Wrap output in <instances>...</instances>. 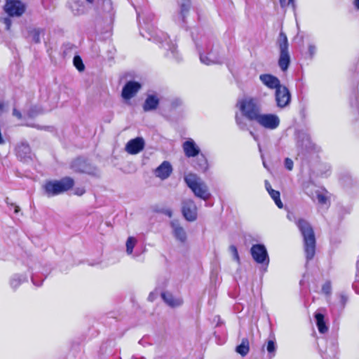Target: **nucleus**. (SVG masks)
Wrapping results in <instances>:
<instances>
[{"label":"nucleus","mask_w":359,"mask_h":359,"mask_svg":"<svg viewBox=\"0 0 359 359\" xmlns=\"http://www.w3.org/2000/svg\"><path fill=\"white\" fill-rule=\"evenodd\" d=\"M182 147L186 156L189 158L197 156L200 153L199 147L191 139L184 142Z\"/></svg>","instance_id":"nucleus-18"},{"label":"nucleus","mask_w":359,"mask_h":359,"mask_svg":"<svg viewBox=\"0 0 359 359\" xmlns=\"http://www.w3.org/2000/svg\"><path fill=\"white\" fill-rule=\"evenodd\" d=\"M265 187H266L268 193L271 191V189H273L271 188V186L270 183L268 181H266V180L265 181Z\"/></svg>","instance_id":"nucleus-47"},{"label":"nucleus","mask_w":359,"mask_h":359,"mask_svg":"<svg viewBox=\"0 0 359 359\" xmlns=\"http://www.w3.org/2000/svg\"><path fill=\"white\" fill-rule=\"evenodd\" d=\"M250 135H252L255 139H256L255 135V134H254V133H253V132H252V131H251V132H250Z\"/></svg>","instance_id":"nucleus-52"},{"label":"nucleus","mask_w":359,"mask_h":359,"mask_svg":"<svg viewBox=\"0 0 359 359\" xmlns=\"http://www.w3.org/2000/svg\"><path fill=\"white\" fill-rule=\"evenodd\" d=\"M198 209L194 201L191 199H184L182 203V212L186 220L194 222L197 219Z\"/></svg>","instance_id":"nucleus-9"},{"label":"nucleus","mask_w":359,"mask_h":359,"mask_svg":"<svg viewBox=\"0 0 359 359\" xmlns=\"http://www.w3.org/2000/svg\"><path fill=\"white\" fill-rule=\"evenodd\" d=\"M285 166L288 170H292L293 168V161L289 158L285 159Z\"/></svg>","instance_id":"nucleus-39"},{"label":"nucleus","mask_w":359,"mask_h":359,"mask_svg":"<svg viewBox=\"0 0 359 359\" xmlns=\"http://www.w3.org/2000/svg\"><path fill=\"white\" fill-rule=\"evenodd\" d=\"M102 8L104 12L111 15L114 9L112 1L111 0H104L102 4Z\"/></svg>","instance_id":"nucleus-32"},{"label":"nucleus","mask_w":359,"mask_h":359,"mask_svg":"<svg viewBox=\"0 0 359 359\" xmlns=\"http://www.w3.org/2000/svg\"><path fill=\"white\" fill-rule=\"evenodd\" d=\"M229 250H230V252L232 253L233 255V259L239 262L240 261V258H239V255H238V250H237V248L235 245H231L229 247Z\"/></svg>","instance_id":"nucleus-36"},{"label":"nucleus","mask_w":359,"mask_h":359,"mask_svg":"<svg viewBox=\"0 0 359 359\" xmlns=\"http://www.w3.org/2000/svg\"><path fill=\"white\" fill-rule=\"evenodd\" d=\"M200 60L202 63L207 65L222 63L221 57L212 51L207 55L200 54Z\"/></svg>","instance_id":"nucleus-19"},{"label":"nucleus","mask_w":359,"mask_h":359,"mask_svg":"<svg viewBox=\"0 0 359 359\" xmlns=\"http://www.w3.org/2000/svg\"><path fill=\"white\" fill-rule=\"evenodd\" d=\"M341 302H342V303H343V304H345V302H346V299L345 296L341 295Z\"/></svg>","instance_id":"nucleus-51"},{"label":"nucleus","mask_w":359,"mask_h":359,"mask_svg":"<svg viewBox=\"0 0 359 359\" xmlns=\"http://www.w3.org/2000/svg\"><path fill=\"white\" fill-rule=\"evenodd\" d=\"M32 281L33 284H35V281H34V277H32Z\"/></svg>","instance_id":"nucleus-53"},{"label":"nucleus","mask_w":359,"mask_h":359,"mask_svg":"<svg viewBox=\"0 0 359 359\" xmlns=\"http://www.w3.org/2000/svg\"><path fill=\"white\" fill-rule=\"evenodd\" d=\"M236 352L242 356H245L248 353L249 343L247 339H243L242 343L236 347Z\"/></svg>","instance_id":"nucleus-27"},{"label":"nucleus","mask_w":359,"mask_h":359,"mask_svg":"<svg viewBox=\"0 0 359 359\" xmlns=\"http://www.w3.org/2000/svg\"><path fill=\"white\" fill-rule=\"evenodd\" d=\"M236 123L240 126V128H243L245 127V125L243 124L242 120L240 117H238L237 115L236 116Z\"/></svg>","instance_id":"nucleus-43"},{"label":"nucleus","mask_w":359,"mask_h":359,"mask_svg":"<svg viewBox=\"0 0 359 359\" xmlns=\"http://www.w3.org/2000/svg\"><path fill=\"white\" fill-rule=\"evenodd\" d=\"M73 62L74 66L79 71H83L84 69V65L79 56H74Z\"/></svg>","instance_id":"nucleus-33"},{"label":"nucleus","mask_w":359,"mask_h":359,"mask_svg":"<svg viewBox=\"0 0 359 359\" xmlns=\"http://www.w3.org/2000/svg\"><path fill=\"white\" fill-rule=\"evenodd\" d=\"M315 319L316 321V325L319 332L324 334L327 332L328 327L325 325V316L320 313H315Z\"/></svg>","instance_id":"nucleus-24"},{"label":"nucleus","mask_w":359,"mask_h":359,"mask_svg":"<svg viewBox=\"0 0 359 359\" xmlns=\"http://www.w3.org/2000/svg\"><path fill=\"white\" fill-rule=\"evenodd\" d=\"M142 34L144 37L148 38L149 40H152L154 42L161 43L162 47L168 51L166 53L167 57L175 58L176 60L179 59L176 46L169 39L167 34L156 27H151V28H148V36H146L144 34Z\"/></svg>","instance_id":"nucleus-2"},{"label":"nucleus","mask_w":359,"mask_h":359,"mask_svg":"<svg viewBox=\"0 0 359 359\" xmlns=\"http://www.w3.org/2000/svg\"><path fill=\"white\" fill-rule=\"evenodd\" d=\"M353 287L354 290H355L356 293L359 294V290L356 287V284L355 283H354L353 285Z\"/></svg>","instance_id":"nucleus-50"},{"label":"nucleus","mask_w":359,"mask_h":359,"mask_svg":"<svg viewBox=\"0 0 359 359\" xmlns=\"http://www.w3.org/2000/svg\"><path fill=\"white\" fill-rule=\"evenodd\" d=\"M13 115L16 116L18 119H21L22 118V114L20 113V111H19L16 109H13Z\"/></svg>","instance_id":"nucleus-42"},{"label":"nucleus","mask_w":359,"mask_h":359,"mask_svg":"<svg viewBox=\"0 0 359 359\" xmlns=\"http://www.w3.org/2000/svg\"><path fill=\"white\" fill-rule=\"evenodd\" d=\"M137 243V239L133 236H130L128 238L126 243V253L128 255H130L133 254V249L135 246L136 245Z\"/></svg>","instance_id":"nucleus-28"},{"label":"nucleus","mask_w":359,"mask_h":359,"mask_svg":"<svg viewBox=\"0 0 359 359\" xmlns=\"http://www.w3.org/2000/svg\"><path fill=\"white\" fill-rule=\"evenodd\" d=\"M163 214H165V215H167L168 217H171L172 216V211L171 209H165L163 211Z\"/></svg>","instance_id":"nucleus-45"},{"label":"nucleus","mask_w":359,"mask_h":359,"mask_svg":"<svg viewBox=\"0 0 359 359\" xmlns=\"http://www.w3.org/2000/svg\"><path fill=\"white\" fill-rule=\"evenodd\" d=\"M4 11L9 16H20L25 11V6L23 3L18 0H6L4 6Z\"/></svg>","instance_id":"nucleus-11"},{"label":"nucleus","mask_w":359,"mask_h":359,"mask_svg":"<svg viewBox=\"0 0 359 359\" xmlns=\"http://www.w3.org/2000/svg\"><path fill=\"white\" fill-rule=\"evenodd\" d=\"M27 281V276L26 274L15 273L11 276L9 284L13 290H16L22 283Z\"/></svg>","instance_id":"nucleus-23"},{"label":"nucleus","mask_w":359,"mask_h":359,"mask_svg":"<svg viewBox=\"0 0 359 359\" xmlns=\"http://www.w3.org/2000/svg\"><path fill=\"white\" fill-rule=\"evenodd\" d=\"M269 194L271 196V197L273 199L276 205L279 208H283V204L280 201L279 191H276L274 189H271V191L269 192Z\"/></svg>","instance_id":"nucleus-30"},{"label":"nucleus","mask_w":359,"mask_h":359,"mask_svg":"<svg viewBox=\"0 0 359 359\" xmlns=\"http://www.w3.org/2000/svg\"><path fill=\"white\" fill-rule=\"evenodd\" d=\"M161 296L164 302L172 308L180 306L183 303L182 298L174 297L171 293L168 292L162 293Z\"/></svg>","instance_id":"nucleus-20"},{"label":"nucleus","mask_w":359,"mask_h":359,"mask_svg":"<svg viewBox=\"0 0 359 359\" xmlns=\"http://www.w3.org/2000/svg\"><path fill=\"white\" fill-rule=\"evenodd\" d=\"M4 22L6 25V29H9L10 27H11V20L8 18H6L4 19Z\"/></svg>","instance_id":"nucleus-44"},{"label":"nucleus","mask_w":359,"mask_h":359,"mask_svg":"<svg viewBox=\"0 0 359 359\" xmlns=\"http://www.w3.org/2000/svg\"><path fill=\"white\" fill-rule=\"evenodd\" d=\"M278 43L280 51L278 65L280 69L285 72L288 69L290 64V55L288 50L289 45L287 36L285 33H280Z\"/></svg>","instance_id":"nucleus-6"},{"label":"nucleus","mask_w":359,"mask_h":359,"mask_svg":"<svg viewBox=\"0 0 359 359\" xmlns=\"http://www.w3.org/2000/svg\"><path fill=\"white\" fill-rule=\"evenodd\" d=\"M15 208L14 209V212L15 213H18L20 212V207L18 205H13Z\"/></svg>","instance_id":"nucleus-48"},{"label":"nucleus","mask_w":359,"mask_h":359,"mask_svg":"<svg viewBox=\"0 0 359 359\" xmlns=\"http://www.w3.org/2000/svg\"><path fill=\"white\" fill-rule=\"evenodd\" d=\"M261 82L269 89H277L281 86L280 80L275 76L270 74L259 75Z\"/></svg>","instance_id":"nucleus-15"},{"label":"nucleus","mask_w":359,"mask_h":359,"mask_svg":"<svg viewBox=\"0 0 359 359\" xmlns=\"http://www.w3.org/2000/svg\"><path fill=\"white\" fill-rule=\"evenodd\" d=\"M296 225L304 238V247L307 260L313 259L316 252V238L313 228L304 219L295 221Z\"/></svg>","instance_id":"nucleus-1"},{"label":"nucleus","mask_w":359,"mask_h":359,"mask_svg":"<svg viewBox=\"0 0 359 359\" xmlns=\"http://www.w3.org/2000/svg\"><path fill=\"white\" fill-rule=\"evenodd\" d=\"M275 100L277 107L281 109L290 104L291 102V94L286 86L281 85L276 89Z\"/></svg>","instance_id":"nucleus-10"},{"label":"nucleus","mask_w":359,"mask_h":359,"mask_svg":"<svg viewBox=\"0 0 359 359\" xmlns=\"http://www.w3.org/2000/svg\"><path fill=\"white\" fill-rule=\"evenodd\" d=\"M71 168L75 172L90 175L93 174L95 170L94 168L86 159L82 158H78L74 160L72 163Z\"/></svg>","instance_id":"nucleus-12"},{"label":"nucleus","mask_w":359,"mask_h":359,"mask_svg":"<svg viewBox=\"0 0 359 359\" xmlns=\"http://www.w3.org/2000/svg\"><path fill=\"white\" fill-rule=\"evenodd\" d=\"M276 344L274 341L273 340H269L266 345V350L269 353H273L274 355V353L276 351Z\"/></svg>","instance_id":"nucleus-35"},{"label":"nucleus","mask_w":359,"mask_h":359,"mask_svg":"<svg viewBox=\"0 0 359 359\" xmlns=\"http://www.w3.org/2000/svg\"><path fill=\"white\" fill-rule=\"evenodd\" d=\"M322 291L325 294H330L332 291V287L330 282H326L322 287Z\"/></svg>","instance_id":"nucleus-37"},{"label":"nucleus","mask_w":359,"mask_h":359,"mask_svg":"<svg viewBox=\"0 0 359 359\" xmlns=\"http://www.w3.org/2000/svg\"><path fill=\"white\" fill-rule=\"evenodd\" d=\"M179 5H180V13L178 15V20H180L182 22H184V19L186 16L187 15L190 8H191V1L190 0H180L179 1Z\"/></svg>","instance_id":"nucleus-22"},{"label":"nucleus","mask_w":359,"mask_h":359,"mask_svg":"<svg viewBox=\"0 0 359 359\" xmlns=\"http://www.w3.org/2000/svg\"><path fill=\"white\" fill-rule=\"evenodd\" d=\"M280 4L282 8H285L286 6L289 5H292V6L294 7V0H279Z\"/></svg>","instance_id":"nucleus-38"},{"label":"nucleus","mask_w":359,"mask_h":359,"mask_svg":"<svg viewBox=\"0 0 359 359\" xmlns=\"http://www.w3.org/2000/svg\"><path fill=\"white\" fill-rule=\"evenodd\" d=\"M354 6L359 10V0H355L353 2Z\"/></svg>","instance_id":"nucleus-49"},{"label":"nucleus","mask_w":359,"mask_h":359,"mask_svg":"<svg viewBox=\"0 0 359 359\" xmlns=\"http://www.w3.org/2000/svg\"><path fill=\"white\" fill-rule=\"evenodd\" d=\"M41 109L37 107H32L27 112V116L30 118L35 117L38 114H41Z\"/></svg>","instance_id":"nucleus-34"},{"label":"nucleus","mask_w":359,"mask_h":359,"mask_svg":"<svg viewBox=\"0 0 359 359\" xmlns=\"http://www.w3.org/2000/svg\"><path fill=\"white\" fill-rule=\"evenodd\" d=\"M26 126H29V127L36 128L39 129V130H42V129H43V127L39 126H38V125L27 123V124H26Z\"/></svg>","instance_id":"nucleus-46"},{"label":"nucleus","mask_w":359,"mask_h":359,"mask_svg":"<svg viewBox=\"0 0 359 359\" xmlns=\"http://www.w3.org/2000/svg\"><path fill=\"white\" fill-rule=\"evenodd\" d=\"M172 233L176 240L184 243L187 240V233L178 221L173 220L170 222Z\"/></svg>","instance_id":"nucleus-16"},{"label":"nucleus","mask_w":359,"mask_h":359,"mask_svg":"<svg viewBox=\"0 0 359 359\" xmlns=\"http://www.w3.org/2000/svg\"><path fill=\"white\" fill-rule=\"evenodd\" d=\"M159 104L158 98L154 95H149L146 98L143 104V109L144 111H149L154 110L157 108Z\"/></svg>","instance_id":"nucleus-21"},{"label":"nucleus","mask_w":359,"mask_h":359,"mask_svg":"<svg viewBox=\"0 0 359 359\" xmlns=\"http://www.w3.org/2000/svg\"><path fill=\"white\" fill-rule=\"evenodd\" d=\"M316 51V47L313 44H310L309 46V53L310 56L313 57L315 55Z\"/></svg>","instance_id":"nucleus-41"},{"label":"nucleus","mask_w":359,"mask_h":359,"mask_svg":"<svg viewBox=\"0 0 359 359\" xmlns=\"http://www.w3.org/2000/svg\"><path fill=\"white\" fill-rule=\"evenodd\" d=\"M255 122L266 130H273L279 127L280 120L277 114L261 112Z\"/></svg>","instance_id":"nucleus-8"},{"label":"nucleus","mask_w":359,"mask_h":359,"mask_svg":"<svg viewBox=\"0 0 359 359\" xmlns=\"http://www.w3.org/2000/svg\"><path fill=\"white\" fill-rule=\"evenodd\" d=\"M198 158H197V161H198V169L200 170H206L207 168H208V161H207V159L205 158V156L203 154H201L198 156H197Z\"/></svg>","instance_id":"nucleus-31"},{"label":"nucleus","mask_w":359,"mask_h":359,"mask_svg":"<svg viewBox=\"0 0 359 359\" xmlns=\"http://www.w3.org/2000/svg\"><path fill=\"white\" fill-rule=\"evenodd\" d=\"M86 1L91 3V2H93V0H86Z\"/></svg>","instance_id":"nucleus-54"},{"label":"nucleus","mask_w":359,"mask_h":359,"mask_svg":"<svg viewBox=\"0 0 359 359\" xmlns=\"http://www.w3.org/2000/svg\"><path fill=\"white\" fill-rule=\"evenodd\" d=\"M86 192L83 187H77L74 189V194L77 196H82Z\"/></svg>","instance_id":"nucleus-40"},{"label":"nucleus","mask_w":359,"mask_h":359,"mask_svg":"<svg viewBox=\"0 0 359 359\" xmlns=\"http://www.w3.org/2000/svg\"><path fill=\"white\" fill-rule=\"evenodd\" d=\"M251 255L255 262L261 264L266 271L269 264V257L266 247L263 244L253 245L250 248Z\"/></svg>","instance_id":"nucleus-7"},{"label":"nucleus","mask_w":359,"mask_h":359,"mask_svg":"<svg viewBox=\"0 0 359 359\" xmlns=\"http://www.w3.org/2000/svg\"><path fill=\"white\" fill-rule=\"evenodd\" d=\"M263 165H264V166L265 168L266 167V164H265V162H263Z\"/></svg>","instance_id":"nucleus-55"},{"label":"nucleus","mask_w":359,"mask_h":359,"mask_svg":"<svg viewBox=\"0 0 359 359\" xmlns=\"http://www.w3.org/2000/svg\"><path fill=\"white\" fill-rule=\"evenodd\" d=\"M184 181L194 195L204 201L210 198L211 194L207 184L196 175L189 173L184 177Z\"/></svg>","instance_id":"nucleus-4"},{"label":"nucleus","mask_w":359,"mask_h":359,"mask_svg":"<svg viewBox=\"0 0 359 359\" xmlns=\"http://www.w3.org/2000/svg\"><path fill=\"white\" fill-rule=\"evenodd\" d=\"M43 33V29H33L29 32V36L32 38V41L36 43H40V36Z\"/></svg>","instance_id":"nucleus-29"},{"label":"nucleus","mask_w":359,"mask_h":359,"mask_svg":"<svg viewBox=\"0 0 359 359\" xmlns=\"http://www.w3.org/2000/svg\"><path fill=\"white\" fill-rule=\"evenodd\" d=\"M141 86L136 81H128L122 90L121 95L125 100H130L133 97L140 89Z\"/></svg>","instance_id":"nucleus-14"},{"label":"nucleus","mask_w":359,"mask_h":359,"mask_svg":"<svg viewBox=\"0 0 359 359\" xmlns=\"http://www.w3.org/2000/svg\"><path fill=\"white\" fill-rule=\"evenodd\" d=\"M309 196L311 198L313 201L316 199L318 201V203L320 205H325L327 202V198L324 194L323 191L317 189L314 191V193L308 194Z\"/></svg>","instance_id":"nucleus-26"},{"label":"nucleus","mask_w":359,"mask_h":359,"mask_svg":"<svg viewBox=\"0 0 359 359\" xmlns=\"http://www.w3.org/2000/svg\"><path fill=\"white\" fill-rule=\"evenodd\" d=\"M236 107L241 114L250 121H256L262 112V106L258 100L245 97L238 101Z\"/></svg>","instance_id":"nucleus-3"},{"label":"nucleus","mask_w":359,"mask_h":359,"mask_svg":"<svg viewBox=\"0 0 359 359\" xmlns=\"http://www.w3.org/2000/svg\"><path fill=\"white\" fill-rule=\"evenodd\" d=\"M172 168L170 162L163 161L154 171L155 175L163 180L169 177L172 173Z\"/></svg>","instance_id":"nucleus-17"},{"label":"nucleus","mask_w":359,"mask_h":359,"mask_svg":"<svg viewBox=\"0 0 359 359\" xmlns=\"http://www.w3.org/2000/svg\"><path fill=\"white\" fill-rule=\"evenodd\" d=\"M145 145L144 139L141 137L129 140L126 145V151L132 155L139 154L142 151Z\"/></svg>","instance_id":"nucleus-13"},{"label":"nucleus","mask_w":359,"mask_h":359,"mask_svg":"<svg viewBox=\"0 0 359 359\" xmlns=\"http://www.w3.org/2000/svg\"><path fill=\"white\" fill-rule=\"evenodd\" d=\"M30 147L26 143H22L19 144L16 148V153L18 157L21 159H25L27 157L29 156L30 154Z\"/></svg>","instance_id":"nucleus-25"},{"label":"nucleus","mask_w":359,"mask_h":359,"mask_svg":"<svg viewBox=\"0 0 359 359\" xmlns=\"http://www.w3.org/2000/svg\"><path fill=\"white\" fill-rule=\"evenodd\" d=\"M74 185L71 177H64L60 180L48 181L44 185V189L48 196L60 194L70 189Z\"/></svg>","instance_id":"nucleus-5"}]
</instances>
